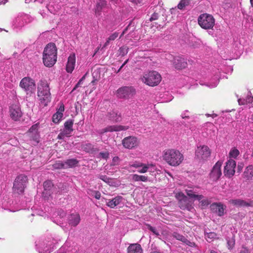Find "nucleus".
I'll return each mask as SVG.
<instances>
[{
    "instance_id": "1",
    "label": "nucleus",
    "mask_w": 253,
    "mask_h": 253,
    "mask_svg": "<svg viewBox=\"0 0 253 253\" xmlns=\"http://www.w3.org/2000/svg\"><path fill=\"white\" fill-rule=\"evenodd\" d=\"M38 97L41 105L45 107L51 100V93L49 84L45 80H41L38 84Z\"/></svg>"
},
{
    "instance_id": "2",
    "label": "nucleus",
    "mask_w": 253,
    "mask_h": 253,
    "mask_svg": "<svg viewBox=\"0 0 253 253\" xmlns=\"http://www.w3.org/2000/svg\"><path fill=\"white\" fill-rule=\"evenodd\" d=\"M57 49L53 43L46 45L43 52V63L46 67H52L57 61Z\"/></svg>"
},
{
    "instance_id": "3",
    "label": "nucleus",
    "mask_w": 253,
    "mask_h": 253,
    "mask_svg": "<svg viewBox=\"0 0 253 253\" xmlns=\"http://www.w3.org/2000/svg\"><path fill=\"white\" fill-rule=\"evenodd\" d=\"M162 80L161 75L155 71L145 73L142 78V81L146 84L154 86L159 84Z\"/></svg>"
},
{
    "instance_id": "4",
    "label": "nucleus",
    "mask_w": 253,
    "mask_h": 253,
    "mask_svg": "<svg viewBox=\"0 0 253 253\" xmlns=\"http://www.w3.org/2000/svg\"><path fill=\"white\" fill-rule=\"evenodd\" d=\"M19 86L22 88L27 95H31L34 93L36 91V83L35 81L29 77L23 78L19 83Z\"/></svg>"
},
{
    "instance_id": "5",
    "label": "nucleus",
    "mask_w": 253,
    "mask_h": 253,
    "mask_svg": "<svg viewBox=\"0 0 253 253\" xmlns=\"http://www.w3.org/2000/svg\"><path fill=\"white\" fill-rule=\"evenodd\" d=\"M198 21L199 25L205 29H212L215 23L213 17L207 13L201 14L198 17Z\"/></svg>"
},
{
    "instance_id": "6",
    "label": "nucleus",
    "mask_w": 253,
    "mask_h": 253,
    "mask_svg": "<svg viewBox=\"0 0 253 253\" xmlns=\"http://www.w3.org/2000/svg\"><path fill=\"white\" fill-rule=\"evenodd\" d=\"M39 124L33 125L26 133V136L28 137L27 141L31 145H37L40 141V135L38 132Z\"/></svg>"
},
{
    "instance_id": "7",
    "label": "nucleus",
    "mask_w": 253,
    "mask_h": 253,
    "mask_svg": "<svg viewBox=\"0 0 253 253\" xmlns=\"http://www.w3.org/2000/svg\"><path fill=\"white\" fill-rule=\"evenodd\" d=\"M28 178L25 175L18 176L14 181L13 190L14 193L22 194L26 187Z\"/></svg>"
},
{
    "instance_id": "8",
    "label": "nucleus",
    "mask_w": 253,
    "mask_h": 253,
    "mask_svg": "<svg viewBox=\"0 0 253 253\" xmlns=\"http://www.w3.org/2000/svg\"><path fill=\"white\" fill-rule=\"evenodd\" d=\"M32 17L28 14L19 13L13 20V26L14 28H20L26 24L32 21Z\"/></svg>"
},
{
    "instance_id": "9",
    "label": "nucleus",
    "mask_w": 253,
    "mask_h": 253,
    "mask_svg": "<svg viewBox=\"0 0 253 253\" xmlns=\"http://www.w3.org/2000/svg\"><path fill=\"white\" fill-rule=\"evenodd\" d=\"M175 197L179 201V206L180 209L182 210L186 209L189 211H191L194 209L191 202L182 192L176 193Z\"/></svg>"
},
{
    "instance_id": "10",
    "label": "nucleus",
    "mask_w": 253,
    "mask_h": 253,
    "mask_svg": "<svg viewBox=\"0 0 253 253\" xmlns=\"http://www.w3.org/2000/svg\"><path fill=\"white\" fill-rule=\"evenodd\" d=\"M135 89L131 86H123L117 90V95L120 98L127 99L135 94Z\"/></svg>"
},
{
    "instance_id": "11",
    "label": "nucleus",
    "mask_w": 253,
    "mask_h": 253,
    "mask_svg": "<svg viewBox=\"0 0 253 253\" xmlns=\"http://www.w3.org/2000/svg\"><path fill=\"white\" fill-rule=\"evenodd\" d=\"M36 244V249L39 253H50L53 249V243L50 241H38Z\"/></svg>"
},
{
    "instance_id": "12",
    "label": "nucleus",
    "mask_w": 253,
    "mask_h": 253,
    "mask_svg": "<svg viewBox=\"0 0 253 253\" xmlns=\"http://www.w3.org/2000/svg\"><path fill=\"white\" fill-rule=\"evenodd\" d=\"M10 118L14 121H19L22 116L20 106L19 104H12L9 108Z\"/></svg>"
},
{
    "instance_id": "13",
    "label": "nucleus",
    "mask_w": 253,
    "mask_h": 253,
    "mask_svg": "<svg viewBox=\"0 0 253 253\" xmlns=\"http://www.w3.org/2000/svg\"><path fill=\"white\" fill-rule=\"evenodd\" d=\"M131 166L136 168L137 171L141 173L146 172L149 169H151L150 171L152 172V169H154V166L152 164H144L138 162H135Z\"/></svg>"
},
{
    "instance_id": "14",
    "label": "nucleus",
    "mask_w": 253,
    "mask_h": 253,
    "mask_svg": "<svg viewBox=\"0 0 253 253\" xmlns=\"http://www.w3.org/2000/svg\"><path fill=\"white\" fill-rule=\"evenodd\" d=\"M138 143L137 138L133 136L126 137L122 140L124 147L129 149L136 147Z\"/></svg>"
},
{
    "instance_id": "15",
    "label": "nucleus",
    "mask_w": 253,
    "mask_h": 253,
    "mask_svg": "<svg viewBox=\"0 0 253 253\" xmlns=\"http://www.w3.org/2000/svg\"><path fill=\"white\" fill-rule=\"evenodd\" d=\"M78 162L77 159H67L65 163H63L60 161L53 165L54 169H67L76 166Z\"/></svg>"
},
{
    "instance_id": "16",
    "label": "nucleus",
    "mask_w": 253,
    "mask_h": 253,
    "mask_svg": "<svg viewBox=\"0 0 253 253\" xmlns=\"http://www.w3.org/2000/svg\"><path fill=\"white\" fill-rule=\"evenodd\" d=\"M236 164L233 159H229L224 167V173L225 176L231 177L235 173Z\"/></svg>"
},
{
    "instance_id": "17",
    "label": "nucleus",
    "mask_w": 253,
    "mask_h": 253,
    "mask_svg": "<svg viewBox=\"0 0 253 253\" xmlns=\"http://www.w3.org/2000/svg\"><path fill=\"white\" fill-rule=\"evenodd\" d=\"M211 153V150L206 145L198 146L195 151L198 158H207L210 156Z\"/></svg>"
},
{
    "instance_id": "18",
    "label": "nucleus",
    "mask_w": 253,
    "mask_h": 253,
    "mask_svg": "<svg viewBox=\"0 0 253 253\" xmlns=\"http://www.w3.org/2000/svg\"><path fill=\"white\" fill-rule=\"evenodd\" d=\"M222 162L218 161L213 166L211 173L210 178L213 181L217 180L221 175V167Z\"/></svg>"
},
{
    "instance_id": "19",
    "label": "nucleus",
    "mask_w": 253,
    "mask_h": 253,
    "mask_svg": "<svg viewBox=\"0 0 253 253\" xmlns=\"http://www.w3.org/2000/svg\"><path fill=\"white\" fill-rule=\"evenodd\" d=\"M43 191L42 193V196L45 199H48L53 194L54 188L51 181L47 180L43 183Z\"/></svg>"
},
{
    "instance_id": "20",
    "label": "nucleus",
    "mask_w": 253,
    "mask_h": 253,
    "mask_svg": "<svg viewBox=\"0 0 253 253\" xmlns=\"http://www.w3.org/2000/svg\"><path fill=\"white\" fill-rule=\"evenodd\" d=\"M183 155L175 149H166L163 152V158H182Z\"/></svg>"
},
{
    "instance_id": "21",
    "label": "nucleus",
    "mask_w": 253,
    "mask_h": 253,
    "mask_svg": "<svg viewBox=\"0 0 253 253\" xmlns=\"http://www.w3.org/2000/svg\"><path fill=\"white\" fill-rule=\"evenodd\" d=\"M211 210L216 213L218 216H223L224 214L225 206L221 203H213L210 206Z\"/></svg>"
},
{
    "instance_id": "22",
    "label": "nucleus",
    "mask_w": 253,
    "mask_h": 253,
    "mask_svg": "<svg viewBox=\"0 0 253 253\" xmlns=\"http://www.w3.org/2000/svg\"><path fill=\"white\" fill-rule=\"evenodd\" d=\"M124 198L121 196L118 195L111 200H108L106 202V205L112 209L114 208L117 206L123 204Z\"/></svg>"
},
{
    "instance_id": "23",
    "label": "nucleus",
    "mask_w": 253,
    "mask_h": 253,
    "mask_svg": "<svg viewBox=\"0 0 253 253\" xmlns=\"http://www.w3.org/2000/svg\"><path fill=\"white\" fill-rule=\"evenodd\" d=\"M173 64L175 68L178 70L185 68L187 65L186 60L184 58L179 56L174 58Z\"/></svg>"
},
{
    "instance_id": "24",
    "label": "nucleus",
    "mask_w": 253,
    "mask_h": 253,
    "mask_svg": "<svg viewBox=\"0 0 253 253\" xmlns=\"http://www.w3.org/2000/svg\"><path fill=\"white\" fill-rule=\"evenodd\" d=\"M128 126H110L103 128L100 130V133H104L106 132L117 131L120 130H126L128 129Z\"/></svg>"
},
{
    "instance_id": "25",
    "label": "nucleus",
    "mask_w": 253,
    "mask_h": 253,
    "mask_svg": "<svg viewBox=\"0 0 253 253\" xmlns=\"http://www.w3.org/2000/svg\"><path fill=\"white\" fill-rule=\"evenodd\" d=\"M76 62V57L74 54H71L68 58L66 65V71L68 73H71L74 68Z\"/></svg>"
},
{
    "instance_id": "26",
    "label": "nucleus",
    "mask_w": 253,
    "mask_h": 253,
    "mask_svg": "<svg viewBox=\"0 0 253 253\" xmlns=\"http://www.w3.org/2000/svg\"><path fill=\"white\" fill-rule=\"evenodd\" d=\"M106 118L109 121L115 122H119L121 120L120 114L114 110L108 112L106 115Z\"/></svg>"
},
{
    "instance_id": "27",
    "label": "nucleus",
    "mask_w": 253,
    "mask_h": 253,
    "mask_svg": "<svg viewBox=\"0 0 253 253\" xmlns=\"http://www.w3.org/2000/svg\"><path fill=\"white\" fill-rule=\"evenodd\" d=\"M80 215L77 213H73L70 215L68 218V222L72 226H76L80 222Z\"/></svg>"
},
{
    "instance_id": "28",
    "label": "nucleus",
    "mask_w": 253,
    "mask_h": 253,
    "mask_svg": "<svg viewBox=\"0 0 253 253\" xmlns=\"http://www.w3.org/2000/svg\"><path fill=\"white\" fill-rule=\"evenodd\" d=\"M186 192L189 198L194 200L200 201L203 198V196L198 194L196 190L194 188L186 189Z\"/></svg>"
},
{
    "instance_id": "29",
    "label": "nucleus",
    "mask_w": 253,
    "mask_h": 253,
    "mask_svg": "<svg viewBox=\"0 0 253 253\" xmlns=\"http://www.w3.org/2000/svg\"><path fill=\"white\" fill-rule=\"evenodd\" d=\"M229 203L237 207H249L251 206V203L239 199L230 200Z\"/></svg>"
},
{
    "instance_id": "30",
    "label": "nucleus",
    "mask_w": 253,
    "mask_h": 253,
    "mask_svg": "<svg viewBox=\"0 0 253 253\" xmlns=\"http://www.w3.org/2000/svg\"><path fill=\"white\" fill-rule=\"evenodd\" d=\"M128 253H142V249L138 244H132L127 248Z\"/></svg>"
},
{
    "instance_id": "31",
    "label": "nucleus",
    "mask_w": 253,
    "mask_h": 253,
    "mask_svg": "<svg viewBox=\"0 0 253 253\" xmlns=\"http://www.w3.org/2000/svg\"><path fill=\"white\" fill-rule=\"evenodd\" d=\"M82 149L91 154L95 153L96 151H98L97 147L89 143L83 144L82 145Z\"/></svg>"
},
{
    "instance_id": "32",
    "label": "nucleus",
    "mask_w": 253,
    "mask_h": 253,
    "mask_svg": "<svg viewBox=\"0 0 253 253\" xmlns=\"http://www.w3.org/2000/svg\"><path fill=\"white\" fill-rule=\"evenodd\" d=\"M181 117L183 119H189L192 122L196 121V120L198 119V116L197 115H191V113L189 110H186L182 112L180 115Z\"/></svg>"
},
{
    "instance_id": "33",
    "label": "nucleus",
    "mask_w": 253,
    "mask_h": 253,
    "mask_svg": "<svg viewBox=\"0 0 253 253\" xmlns=\"http://www.w3.org/2000/svg\"><path fill=\"white\" fill-rule=\"evenodd\" d=\"M253 177V166H248L244 172V177L247 180H251Z\"/></svg>"
},
{
    "instance_id": "34",
    "label": "nucleus",
    "mask_w": 253,
    "mask_h": 253,
    "mask_svg": "<svg viewBox=\"0 0 253 253\" xmlns=\"http://www.w3.org/2000/svg\"><path fill=\"white\" fill-rule=\"evenodd\" d=\"M173 237L176 239L181 241L183 243H186L187 245H189L190 246H194L195 244L194 243H191L188 241L183 236L179 234L177 232H174L173 234Z\"/></svg>"
},
{
    "instance_id": "35",
    "label": "nucleus",
    "mask_w": 253,
    "mask_h": 253,
    "mask_svg": "<svg viewBox=\"0 0 253 253\" xmlns=\"http://www.w3.org/2000/svg\"><path fill=\"white\" fill-rule=\"evenodd\" d=\"M238 101L240 105L247 104L248 103L252 104L253 105V97L250 95H248L246 99L239 98Z\"/></svg>"
},
{
    "instance_id": "36",
    "label": "nucleus",
    "mask_w": 253,
    "mask_h": 253,
    "mask_svg": "<svg viewBox=\"0 0 253 253\" xmlns=\"http://www.w3.org/2000/svg\"><path fill=\"white\" fill-rule=\"evenodd\" d=\"M132 179L134 181L146 182L148 180V177L145 175H139L135 174L132 175Z\"/></svg>"
},
{
    "instance_id": "37",
    "label": "nucleus",
    "mask_w": 253,
    "mask_h": 253,
    "mask_svg": "<svg viewBox=\"0 0 253 253\" xmlns=\"http://www.w3.org/2000/svg\"><path fill=\"white\" fill-rule=\"evenodd\" d=\"M106 4V1L105 0H98L96 4V13L100 14V12L101 11L102 8Z\"/></svg>"
},
{
    "instance_id": "38",
    "label": "nucleus",
    "mask_w": 253,
    "mask_h": 253,
    "mask_svg": "<svg viewBox=\"0 0 253 253\" xmlns=\"http://www.w3.org/2000/svg\"><path fill=\"white\" fill-rule=\"evenodd\" d=\"M217 238V235L214 232H210L205 234V239L208 242H211Z\"/></svg>"
},
{
    "instance_id": "39",
    "label": "nucleus",
    "mask_w": 253,
    "mask_h": 253,
    "mask_svg": "<svg viewBox=\"0 0 253 253\" xmlns=\"http://www.w3.org/2000/svg\"><path fill=\"white\" fill-rule=\"evenodd\" d=\"M119 36V33L116 32L111 35L107 39L106 42L104 44V46H106L109 45L111 41H114Z\"/></svg>"
},
{
    "instance_id": "40",
    "label": "nucleus",
    "mask_w": 253,
    "mask_h": 253,
    "mask_svg": "<svg viewBox=\"0 0 253 253\" xmlns=\"http://www.w3.org/2000/svg\"><path fill=\"white\" fill-rule=\"evenodd\" d=\"M63 114L56 112L52 116V121L55 124H58L62 120Z\"/></svg>"
},
{
    "instance_id": "41",
    "label": "nucleus",
    "mask_w": 253,
    "mask_h": 253,
    "mask_svg": "<svg viewBox=\"0 0 253 253\" xmlns=\"http://www.w3.org/2000/svg\"><path fill=\"white\" fill-rule=\"evenodd\" d=\"M239 151L235 148H232L229 152V158H236L239 155Z\"/></svg>"
},
{
    "instance_id": "42",
    "label": "nucleus",
    "mask_w": 253,
    "mask_h": 253,
    "mask_svg": "<svg viewBox=\"0 0 253 253\" xmlns=\"http://www.w3.org/2000/svg\"><path fill=\"white\" fill-rule=\"evenodd\" d=\"M167 163L172 166L179 165L181 163V159H166Z\"/></svg>"
},
{
    "instance_id": "43",
    "label": "nucleus",
    "mask_w": 253,
    "mask_h": 253,
    "mask_svg": "<svg viewBox=\"0 0 253 253\" xmlns=\"http://www.w3.org/2000/svg\"><path fill=\"white\" fill-rule=\"evenodd\" d=\"M189 0H181L177 5V7L179 9H183L185 6L189 5Z\"/></svg>"
},
{
    "instance_id": "44",
    "label": "nucleus",
    "mask_w": 253,
    "mask_h": 253,
    "mask_svg": "<svg viewBox=\"0 0 253 253\" xmlns=\"http://www.w3.org/2000/svg\"><path fill=\"white\" fill-rule=\"evenodd\" d=\"M73 121L72 120H68L64 123V128L73 130Z\"/></svg>"
},
{
    "instance_id": "45",
    "label": "nucleus",
    "mask_w": 253,
    "mask_h": 253,
    "mask_svg": "<svg viewBox=\"0 0 253 253\" xmlns=\"http://www.w3.org/2000/svg\"><path fill=\"white\" fill-rule=\"evenodd\" d=\"M199 201L200 206L202 207V208H204L207 207L210 204V202L208 199L207 198H204V197Z\"/></svg>"
},
{
    "instance_id": "46",
    "label": "nucleus",
    "mask_w": 253,
    "mask_h": 253,
    "mask_svg": "<svg viewBox=\"0 0 253 253\" xmlns=\"http://www.w3.org/2000/svg\"><path fill=\"white\" fill-rule=\"evenodd\" d=\"M119 52L120 55H121L123 56H125L128 52V48L125 46L121 47L119 49Z\"/></svg>"
},
{
    "instance_id": "47",
    "label": "nucleus",
    "mask_w": 253,
    "mask_h": 253,
    "mask_svg": "<svg viewBox=\"0 0 253 253\" xmlns=\"http://www.w3.org/2000/svg\"><path fill=\"white\" fill-rule=\"evenodd\" d=\"M235 245V241L234 240H227V247L230 250L232 249Z\"/></svg>"
},
{
    "instance_id": "48",
    "label": "nucleus",
    "mask_w": 253,
    "mask_h": 253,
    "mask_svg": "<svg viewBox=\"0 0 253 253\" xmlns=\"http://www.w3.org/2000/svg\"><path fill=\"white\" fill-rule=\"evenodd\" d=\"M99 156L101 158H108L109 156V153L108 151H104L99 153Z\"/></svg>"
},
{
    "instance_id": "49",
    "label": "nucleus",
    "mask_w": 253,
    "mask_h": 253,
    "mask_svg": "<svg viewBox=\"0 0 253 253\" xmlns=\"http://www.w3.org/2000/svg\"><path fill=\"white\" fill-rule=\"evenodd\" d=\"M73 130L64 128L62 131L66 137H69Z\"/></svg>"
},
{
    "instance_id": "50",
    "label": "nucleus",
    "mask_w": 253,
    "mask_h": 253,
    "mask_svg": "<svg viewBox=\"0 0 253 253\" xmlns=\"http://www.w3.org/2000/svg\"><path fill=\"white\" fill-rule=\"evenodd\" d=\"M92 195L94 196V197L97 199H99L101 197L100 193L97 191H93Z\"/></svg>"
},
{
    "instance_id": "51",
    "label": "nucleus",
    "mask_w": 253,
    "mask_h": 253,
    "mask_svg": "<svg viewBox=\"0 0 253 253\" xmlns=\"http://www.w3.org/2000/svg\"><path fill=\"white\" fill-rule=\"evenodd\" d=\"M100 178L106 183H109L111 179L106 175H100Z\"/></svg>"
},
{
    "instance_id": "52",
    "label": "nucleus",
    "mask_w": 253,
    "mask_h": 253,
    "mask_svg": "<svg viewBox=\"0 0 253 253\" xmlns=\"http://www.w3.org/2000/svg\"><path fill=\"white\" fill-rule=\"evenodd\" d=\"M218 83V80H216V81H215L213 83H212V84H210V83H208L207 85H208V86H209L210 87H216Z\"/></svg>"
},
{
    "instance_id": "53",
    "label": "nucleus",
    "mask_w": 253,
    "mask_h": 253,
    "mask_svg": "<svg viewBox=\"0 0 253 253\" xmlns=\"http://www.w3.org/2000/svg\"><path fill=\"white\" fill-rule=\"evenodd\" d=\"M158 17H159L158 14L154 13L152 15L151 18H150V21H152L154 20H156L158 19Z\"/></svg>"
},
{
    "instance_id": "54",
    "label": "nucleus",
    "mask_w": 253,
    "mask_h": 253,
    "mask_svg": "<svg viewBox=\"0 0 253 253\" xmlns=\"http://www.w3.org/2000/svg\"><path fill=\"white\" fill-rule=\"evenodd\" d=\"M64 111V106L63 104H61L59 108L58 109L57 111V113H60V114H63V112Z\"/></svg>"
},
{
    "instance_id": "55",
    "label": "nucleus",
    "mask_w": 253,
    "mask_h": 253,
    "mask_svg": "<svg viewBox=\"0 0 253 253\" xmlns=\"http://www.w3.org/2000/svg\"><path fill=\"white\" fill-rule=\"evenodd\" d=\"M149 229L154 234H156V235L158 236L159 235V234L158 232L157 231L156 229L152 226H150L149 227Z\"/></svg>"
},
{
    "instance_id": "56",
    "label": "nucleus",
    "mask_w": 253,
    "mask_h": 253,
    "mask_svg": "<svg viewBox=\"0 0 253 253\" xmlns=\"http://www.w3.org/2000/svg\"><path fill=\"white\" fill-rule=\"evenodd\" d=\"M65 137H66L63 132L61 131L58 135L57 138L59 139H64Z\"/></svg>"
},
{
    "instance_id": "57",
    "label": "nucleus",
    "mask_w": 253,
    "mask_h": 253,
    "mask_svg": "<svg viewBox=\"0 0 253 253\" xmlns=\"http://www.w3.org/2000/svg\"><path fill=\"white\" fill-rule=\"evenodd\" d=\"M83 80L80 79L78 83L77 84L75 85V87L73 89V90L78 88L80 85V84H81L83 83Z\"/></svg>"
},
{
    "instance_id": "58",
    "label": "nucleus",
    "mask_w": 253,
    "mask_h": 253,
    "mask_svg": "<svg viewBox=\"0 0 253 253\" xmlns=\"http://www.w3.org/2000/svg\"><path fill=\"white\" fill-rule=\"evenodd\" d=\"M240 253H249V250L246 248H243L240 251Z\"/></svg>"
},
{
    "instance_id": "59",
    "label": "nucleus",
    "mask_w": 253,
    "mask_h": 253,
    "mask_svg": "<svg viewBox=\"0 0 253 253\" xmlns=\"http://www.w3.org/2000/svg\"><path fill=\"white\" fill-rule=\"evenodd\" d=\"M127 29H128V26L127 27H126L124 30L123 31V32H122V34L121 35L120 37V38H121V37H122L123 36V35L124 34H126V31L127 30Z\"/></svg>"
},
{
    "instance_id": "60",
    "label": "nucleus",
    "mask_w": 253,
    "mask_h": 253,
    "mask_svg": "<svg viewBox=\"0 0 253 253\" xmlns=\"http://www.w3.org/2000/svg\"><path fill=\"white\" fill-rule=\"evenodd\" d=\"M114 4H119L121 0H111Z\"/></svg>"
},
{
    "instance_id": "61",
    "label": "nucleus",
    "mask_w": 253,
    "mask_h": 253,
    "mask_svg": "<svg viewBox=\"0 0 253 253\" xmlns=\"http://www.w3.org/2000/svg\"><path fill=\"white\" fill-rule=\"evenodd\" d=\"M211 253H220L219 251H215V250H211Z\"/></svg>"
},
{
    "instance_id": "62",
    "label": "nucleus",
    "mask_w": 253,
    "mask_h": 253,
    "mask_svg": "<svg viewBox=\"0 0 253 253\" xmlns=\"http://www.w3.org/2000/svg\"><path fill=\"white\" fill-rule=\"evenodd\" d=\"M125 65H124V64H123V65L121 66V67L119 68V69L118 70V72H120L121 71V70L123 68V67L125 66Z\"/></svg>"
},
{
    "instance_id": "63",
    "label": "nucleus",
    "mask_w": 253,
    "mask_h": 253,
    "mask_svg": "<svg viewBox=\"0 0 253 253\" xmlns=\"http://www.w3.org/2000/svg\"><path fill=\"white\" fill-rule=\"evenodd\" d=\"M250 3L251 6L253 7V0H250Z\"/></svg>"
},
{
    "instance_id": "64",
    "label": "nucleus",
    "mask_w": 253,
    "mask_h": 253,
    "mask_svg": "<svg viewBox=\"0 0 253 253\" xmlns=\"http://www.w3.org/2000/svg\"><path fill=\"white\" fill-rule=\"evenodd\" d=\"M150 253H160L159 252L155 251L151 252Z\"/></svg>"
}]
</instances>
